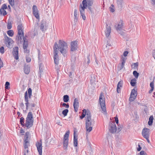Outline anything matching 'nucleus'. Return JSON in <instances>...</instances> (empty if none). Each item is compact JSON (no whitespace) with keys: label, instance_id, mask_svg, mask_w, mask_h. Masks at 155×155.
Listing matches in <instances>:
<instances>
[{"label":"nucleus","instance_id":"nucleus-45","mask_svg":"<svg viewBox=\"0 0 155 155\" xmlns=\"http://www.w3.org/2000/svg\"><path fill=\"white\" fill-rule=\"evenodd\" d=\"M24 155H28V149H24L23 152Z\"/></svg>","mask_w":155,"mask_h":155},{"label":"nucleus","instance_id":"nucleus-27","mask_svg":"<svg viewBox=\"0 0 155 155\" xmlns=\"http://www.w3.org/2000/svg\"><path fill=\"white\" fill-rule=\"evenodd\" d=\"M29 145V141H26V140L24 141V146L25 149H28V146Z\"/></svg>","mask_w":155,"mask_h":155},{"label":"nucleus","instance_id":"nucleus-23","mask_svg":"<svg viewBox=\"0 0 155 155\" xmlns=\"http://www.w3.org/2000/svg\"><path fill=\"white\" fill-rule=\"evenodd\" d=\"M123 82L121 81H119L117 85V91L118 93L120 92V87H122Z\"/></svg>","mask_w":155,"mask_h":155},{"label":"nucleus","instance_id":"nucleus-36","mask_svg":"<svg viewBox=\"0 0 155 155\" xmlns=\"http://www.w3.org/2000/svg\"><path fill=\"white\" fill-rule=\"evenodd\" d=\"M117 3L118 7L121 8L122 7V0H117Z\"/></svg>","mask_w":155,"mask_h":155},{"label":"nucleus","instance_id":"nucleus-12","mask_svg":"<svg viewBox=\"0 0 155 155\" xmlns=\"http://www.w3.org/2000/svg\"><path fill=\"white\" fill-rule=\"evenodd\" d=\"M32 12L33 15L37 19L39 18V15L36 6L34 5L32 7Z\"/></svg>","mask_w":155,"mask_h":155},{"label":"nucleus","instance_id":"nucleus-8","mask_svg":"<svg viewBox=\"0 0 155 155\" xmlns=\"http://www.w3.org/2000/svg\"><path fill=\"white\" fill-rule=\"evenodd\" d=\"M69 131H68L65 134L64 138V148L66 149L68 147V137L69 134Z\"/></svg>","mask_w":155,"mask_h":155},{"label":"nucleus","instance_id":"nucleus-56","mask_svg":"<svg viewBox=\"0 0 155 155\" xmlns=\"http://www.w3.org/2000/svg\"><path fill=\"white\" fill-rule=\"evenodd\" d=\"M90 55H88L87 57V58L88 61H87V64H88L90 63Z\"/></svg>","mask_w":155,"mask_h":155},{"label":"nucleus","instance_id":"nucleus-64","mask_svg":"<svg viewBox=\"0 0 155 155\" xmlns=\"http://www.w3.org/2000/svg\"><path fill=\"white\" fill-rule=\"evenodd\" d=\"M153 4H155V0H151Z\"/></svg>","mask_w":155,"mask_h":155},{"label":"nucleus","instance_id":"nucleus-44","mask_svg":"<svg viewBox=\"0 0 155 155\" xmlns=\"http://www.w3.org/2000/svg\"><path fill=\"white\" fill-rule=\"evenodd\" d=\"M11 6H13L14 5V0H8Z\"/></svg>","mask_w":155,"mask_h":155},{"label":"nucleus","instance_id":"nucleus-19","mask_svg":"<svg viewBox=\"0 0 155 155\" xmlns=\"http://www.w3.org/2000/svg\"><path fill=\"white\" fill-rule=\"evenodd\" d=\"M84 113L85 114V118L86 120H91V115L90 111L88 110H86L85 109L83 110Z\"/></svg>","mask_w":155,"mask_h":155},{"label":"nucleus","instance_id":"nucleus-9","mask_svg":"<svg viewBox=\"0 0 155 155\" xmlns=\"http://www.w3.org/2000/svg\"><path fill=\"white\" fill-rule=\"evenodd\" d=\"M109 131L112 133L116 132L117 127L114 122H111L109 124Z\"/></svg>","mask_w":155,"mask_h":155},{"label":"nucleus","instance_id":"nucleus-47","mask_svg":"<svg viewBox=\"0 0 155 155\" xmlns=\"http://www.w3.org/2000/svg\"><path fill=\"white\" fill-rule=\"evenodd\" d=\"M62 105L63 106L67 108H68L69 107V105L68 104L63 103L62 104Z\"/></svg>","mask_w":155,"mask_h":155},{"label":"nucleus","instance_id":"nucleus-14","mask_svg":"<svg viewBox=\"0 0 155 155\" xmlns=\"http://www.w3.org/2000/svg\"><path fill=\"white\" fill-rule=\"evenodd\" d=\"M18 47H15L13 48V51L12 53L15 58L16 60L18 59Z\"/></svg>","mask_w":155,"mask_h":155},{"label":"nucleus","instance_id":"nucleus-61","mask_svg":"<svg viewBox=\"0 0 155 155\" xmlns=\"http://www.w3.org/2000/svg\"><path fill=\"white\" fill-rule=\"evenodd\" d=\"M153 89H154L151 88V89L149 91V93L150 94L152 92V91H153Z\"/></svg>","mask_w":155,"mask_h":155},{"label":"nucleus","instance_id":"nucleus-41","mask_svg":"<svg viewBox=\"0 0 155 155\" xmlns=\"http://www.w3.org/2000/svg\"><path fill=\"white\" fill-rule=\"evenodd\" d=\"M126 59L125 58H122V63H121V69H122L124 67L125 63V62Z\"/></svg>","mask_w":155,"mask_h":155},{"label":"nucleus","instance_id":"nucleus-51","mask_svg":"<svg viewBox=\"0 0 155 155\" xmlns=\"http://www.w3.org/2000/svg\"><path fill=\"white\" fill-rule=\"evenodd\" d=\"M140 155H147V153L144 151H141L140 153Z\"/></svg>","mask_w":155,"mask_h":155},{"label":"nucleus","instance_id":"nucleus-4","mask_svg":"<svg viewBox=\"0 0 155 155\" xmlns=\"http://www.w3.org/2000/svg\"><path fill=\"white\" fill-rule=\"evenodd\" d=\"M31 96L32 90L31 88H29L28 89V92L26 91L25 93V101L26 102L25 104L26 109H28L29 104L28 97L29 98H31Z\"/></svg>","mask_w":155,"mask_h":155},{"label":"nucleus","instance_id":"nucleus-63","mask_svg":"<svg viewBox=\"0 0 155 155\" xmlns=\"http://www.w3.org/2000/svg\"><path fill=\"white\" fill-rule=\"evenodd\" d=\"M25 132L24 131L23 129H21L20 130V133H23Z\"/></svg>","mask_w":155,"mask_h":155},{"label":"nucleus","instance_id":"nucleus-13","mask_svg":"<svg viewBox=\"0 0 155 155\" xmlns=\"http://www.w3.org/2000/svg\"><path fill=\"white\" fill-rule=\"evenodd\" d=\"M36 145L39 154L41 155L42 154V146L41 141L37 142L36 143Z\"/></svg>","mask_w":155,"mask_h":155},{"label":"nucleus","instance_id":"nucleus-42","mask_svg":"<svg viewBox=\"0 0 155 155\" xmlns=\"http://www.w3.org/2000/svg\"><path fill=\"white\" fill-rule=\"evenodd\" d=\"M5 88L7 89H8L10 88V83L8 82H6L5 84Z\"/></svg>","mask_w":155,"mask_h":155},{"label":"nucleus","instance_id":"nucleus-11","mask_svg":"<svg viewBox=\"0 0 155 155\" xmlns=\"http://www.w3.org/2000/svg\"><path fill=\"white\" fill-rule=\"evenodd\" d=\"M142 134L144 138L149 137L150 129L147 128H144L142 130Z\"/></svg>","mask_w":155,"mask_h":155},{"label":"nucleus","instance_id":"nucleus-38","mask_svg":"<svg viewBox=\"0 0 155 155\" xmlns=\"http://www.w3.org/2000/svg\"><path fill=\"white\" fill-rule=\"evenodd\" d=\"M68 112V109H66L62 111V114L64 116H66Z\"/></svg>","mask_w":155,"mask_h":155},{"label":"nucleus","instance_id":"nucleus-16","mask_svg":"<svg viewBox=\"0 0 155 155\" xmlns=\"http://www.w3.org/2000/svg\"><path fill=\"white\" fill-rule=\"evenodd\" d=\"M71 51H76L78 48L77 41H74L71 42Z\"/></svg>","mask_w":155,"mask_h":155},{"label":"nucleus","instance_id":"nucleus-35","mask_svg":"<svg viewBox=\"0 0 155 155\" xmlns=\"http://www.w3.org/2000/svg\"><path fill=\"white\" fill-rule=\"evenodd\" d=\"M78 13V11L76 9H75L74 11V20H77Z\"/></svg>","mask_w":155,"mask_h":155},{"label":"nucleus","instance_id":"nucleus-22","mask_svg":"<svg viewBox=\"0 0 155 155\" xmlns=\"http://www.w3.org/2000/svg\"><path fill=\"white\" fill-rule=\"evenodd\" d=\"M40 29L43 32H45L46 30V26L45 22H41L40 23Z\"/></svg>","mask_w":155,"mask_h":155},{"label":"nucleus","instance_id":"nucleus-48","mask_svg":"<svg viewBox=\"0 0 155 155\" xmlns=\"http://www.w3.org/2000/svg\"><path fill=\"white\" fill-rule=\"evenodd\" d=\"M26 61L27 62H30L31 61V58L30 57H28V56H27L26 57Z\"/></svg>","mask_w":155,"mask_h":155},{"label":"nucleus","instance_id":"nucleus-6","mask_svg":"<svg viewBox=\"0 0 155 155\" xmlns=\"http://www.w3.org/2000/svg\"><path fill=\"white\" fill-rule=\"evenodd\" d=\"M86 129L87 133H89L92 130V124L91 120H86Z\"/></svg>","mask_w":155,"mask_h":155},{"label":"nucleus","instance_id":"nucleus-3","mask_svg":"<svg viewBox=\"0 0 155 155\" xmlns=\"http://www.w3.org/2000/svg\"><path fill=\"white\" fill-rule=\"evenodd\" d=\"M99 103L102 111V112L105 114L106 112V107L104 98L102 93L100 95L99 98Z\"/></svg>","mask_w":155,"mask_h":155},{"label":"nucleus","instance_id":"nucleus-40","mask_svg":"<svg viewBox=\"0 0 155 155\" xmlns=\"http://www.w3.org/2000/svg\"><path fill=\"white\" fill-rule=\"evenodd\" d=\"M7 28L8 29H10L12 28V23L10 21H8L7 25Z\"/></svg>","mask_w":155,"mask_h":155},{"label":"nucleus","instance_id":"nucleus-46","mask_svg":"<svg viewBox=\"0 0 155 155\" xmlns=\"http://www.w3.org/2000/svg\"><path fill=\"white\" fill-rule=\"evenodd\" d=\"M87 6H88V8L89 10H90V12L91 13V14H94V11L92 10V9L91 7V6L88 5Z\"/></svg>","mask_w":155,"mask_h":155},{"label":"nucleus","instance_id":"nucleus-34","mask_svg":"<svg viewBox=\"0 0 155 155\" xmlns=\"http://www.w3.org/2000/svg\"><path fill=\"white\" fill-rule=\"evenodd\" d=\"M24 42H23V48L24 49H25L27 48L28 43L27 41H26L25 38H24Z\"/></svg>","mask_w":155,"mask_h":155},{"label":"nucleus","instance_id":"nucleus-7","mask_svg":"<svg viewBox=\"0 0 155 155\" xmlns=\"http://www.w3.org/2000/svg\"><path fill=\"white\" fill-rule=\"evenodd\" d=\"M23 26L22 25L20 24L18 25L17 27L18 34L19 36H17L18 38V40L21 39V38L24 37V33L23 32Z\"/></svg>","mask_w":155,"mask_h":155},{"label":"nucleus","instance_id":"nucleus-24","mask_svg":"<svg viewBox=\"0 0 155 155\" xmlns=\"http://www.w3.org/2000/svg\"><path fill=\"white\" fill-rule=\"evenodd\" d=\"M74 147H77L78 145V138L75 135L74 133Z\"/></svg>","mask_w":155,"mask_h":155},{"label":"nucleus","instance_id":"nucleus-43","mask_svg":"<svg viewBox=\"0 0 155 155\" xmlns=\"http://www.w3.org/2000/svg\"><path fill=\"white\" fill-rule=\"evenodd\" d=\"M114 6L113 5H111L110 7V11L111 12H114Z\"/></svg>","mask_w":155,"mask_h":155},{"label":"nucleus","instance_id":"nucleus-49","mask_svg":"<svg viewBox=\"0 0 155 155\" xmlns=\"http://www.w3.org/2000/svg\"><path fill=\"white\" fill-rule=\"evenodd\" d=\"M7 8V6L5 4H3L2 6V7L1 9H6Z\"/></svg>","mask_w":155,"mask_h":155},{"label":"nucleus","instance_id":"nucleus-10","mask_svg":"<svg viewBox=\"0 0 155 155\" xmlns=\"http://www.w3.org/2000/svg\"><path fill=\"white\" fill-rule=\"evenodd\" d=\"M137 95V91L134 89L132 90L130 95L129 101H134L136 98Z\"/></svg>","mask_w":155,"mask_h":155},{"label":"nucleus","instance_id":"nucleus-55","mask_svg":"<svg viewBox=\"0 0 155 155\" xmlns=\"http://www.w3.org/2000/svg\"><path fill=\"white\" fill-rule=\"evenodd\" d=\"M141 147H140V145L139 144H138V147L137 148V150L138 151H140L141 150Z\"/></svg>","mask_w":155,"mask_h":155},{"label":"nucleus","instance_id":"nucleus-62","mask_svg":"<svg viewBox=\"0 0 155 155\" xmlns=\"http://www.w3.org/2000/svg\"><path fill=\"white\" fill-rule=\"evenodd\" d=\"M111 46V44L107 43L106 46V47H107L108 46Z\"/></svg>","mask_w":155,"mask_h":155},{"label":"nucleus","instance_id":"nucleus-15","mask_svg":"<svg viewBox=\"0 0 155 155\" xmlns=\"http://www.w3.org/2000/svg\"><path fill=\"white\" fill-rule=\"evenodd\" d=\"M18 47H15L13 48V51L12 53L15 58L16 60L18 59Z\"/></svg>","mask_w":155,"mask_h":155},{"label":"nucleus","instance_id":"nucleus-31","mask_svg":"<svg viewBox=\"0 0 155 155\" xmlns=\"http://www.w3.org/2000/svg\"><path fill=\"white\" fill-rule=\"evenodd\" d=\"M136 83V80L134 78L131 80L130 81V84L132 86H134Z\"/></svg>","mask_w":155,"mask_h":155},{"label":"nucleus","instance_id":"nucleus-54","mask_svg":"<svg viewBox=\"0 0 155 155\" xmlns=\"http://www.w3.org/2000/svg\"><path fill=\"white\" fill-rule=\"evenodd\" d=\"M150 86L151 88L154 89V83L153 82L150 83Z\"/></svg>","mask_w":155,"mask_h":155},{"label":"nucleus","instance_id":"nucleus-30","mask_svg":"<svg viewBox=\"0 0 155 155\" xmlns=\"http://www.w3.org/2000/svg\"><path fill=\"white\" fill-rule=\"evenodd\" d=\"M20 123L22 127H24V118L23 117H21L20 119Z\"/></svg>","mask_w":155,"mask_h":155},{"label":"nucleus","instance_id":"nucleus-25","mask_svg":"<svg viewBox=\"0 0 155 155\" xmlns=\"http://www.w3.org/2000/svg\"><path fill=\"white\" fill-rule=\"evenodd\" d=\"M30 71V69L29 67L28 66H25L24 68V72L26 74H29Z\"/></svg>","mask_w":155,"mask_h":155},{"label":"nucleus","instance_id":"nucleus-39","mask_svg":"<svg viewBox=\"0 0 155 155\" xmlns=\"http://www.w3.org/2000/svg\"><path fill=\"white\" fill-rule=\"evenodd\" d=\"M133 74L136 78H137L139 76V74L136 71H134L133 72Z\"/></svg>","mask_w":155,"mask_h":155},{"label":"nucleus","instance_id":"nucleus-26","mask_svg":"<svg viewBox=\"0 0 155 155\" xmlns=\"http://www.w3.org/2000/svg\"><path fill=\"white\" fill-rule=\"evenodd\" d=\"M96 81V78L94 75H92L91 76L90 80V82L91 84H93Z\"/></svg>","mask_w":155,"mask_h":155},{"label":"nucleus","instance_id":"nucleus-21","mask_svg":"<svg viewBox=\"0 0 155 155\" xmlns=\"http://www.w3.org/2000/svg\"><path fill=\"white\" fill-rule=\"evenodd\" d=\"M7 38L8 39L7 42L8 44H7V45L8 47L9 48H11L12 47V44L13 43V41L12 39L10 38H9L8 37Z\"/></svg>","mask_w":155,"mask_h":155},{"label":"nucleus","instance_id":"nucleus-59","mask_svg":"<svg viewBox=\"0 0 155 155\" xmlns=\"http://www.w3.org/2000/svg\"><path fill=\"white\" fill-rule=\"evenodd\" d=\"M20 106L21 107L23 108L24 107V105L23 103H21L20 104Z\"/></svg>","mask_w":155,"mask_h":155},{"label":"nucleus","instance_id":"nucleus-1","mask_svg":"<svg viewBox=\"0 0 155 155\" xmlns=\"http://www.w3.org/2000/svg\"><path fill=\"white\" fill-rule=\"evenodd\" d=\"M54 59L56 64L59 63L58 50L64 56H66V53L68 51V47L67 43L61 40L59 41V46L56 42L55 43L53 47Z\"/></svg>","mask_w":155,"mask_h":155},{"label":"nucleus","instance_id":"nucleus-2","mask_svg":"<svg viewBox=\"0 0 155 155\" xmlns=\"http://www.w3.org/2000/svg\"><path fill=\"white\" fill-rule=\"evenodd\" d=\"M33 116L31 112H29L26 119L25 123V124L24 127L27 129L30 128L32 126L33 123Z\"/></svg>","mask_w":155,"mask_h":155},{"label":"nucleus","instance_id":"nucleus-37","mask_svg":"<svg viewBox=\"0 0 155 155\" xmlns=\"http://www.w3.org/2000/svg\"><path fill=\"white\" fill-rule=\"evenodd\" d=\"M0 12L1 14L3 16H5L7 14V12L5 9H0Z\"/></svg>","mask_w":155,"mask_h":155},{"label":"nucleus","instance_id":"nucleus-52","mask_svg":"<svg viewBox=\"0 0 155 155\" xmlns=\"http://www.w3.org/2000/svg\"><path fill=\"white\" fill-rule=\"evenodd\" d=\"M138 64L137 62L134 63L133 64V67L135 68L136 67H137L138 66Z\"/></svg>","mask_w":155,"mask_h":155},{"label":"nucleus","instance_id":"nucleus-18","mask_svg":"<svg viewBox=\"0 0 155 155\" xmlns=\"http://www.w3.org/2000/svg\"><path fill=\"white\" fill-rule=\"evenodd\" d=\"M111 31V29L110 26L107 25L106 26V29L105 30V34L106 37L108 38L110 35Z\"/></svg>","mask_w":155,"mask_h":155},{"label":"nucleus","instance_id":"nucleus-58","mask_svg":"<svg viewBox=\"0 0 155 155\" xmlns=\"http://www.w3.org/2000/svg\"><path fill=\"white\" fill-rule=\"evenodd\" d=\"M115 121L117 123V124H118V118L116 117H115Z\"/></svg>","mask_w":155,"mask_h":155},{"label":"nucleus","instance_id":"nucleus-57","mask_svg":"<svg viewBox=\"0 0 155 155\" xmlns=\"http://www.w3.org/2000/svg\"><path fill=\"white\" fill-rule=\"evenodd\" d=\"M128 52L127 51H125L124 53V55L125 56H127V54H128Z\"/></svg>","mask_w":155,"mask_h":155},{"label":"nucleus","instance_id":"nucleus-17","mask_svg":"<svg viewBox=\"0 0 155 155\" xmlns=\"http://www.w3.org/2000/svg\"><path fill=\"white\" fill-rule=\"evenodd\" d=\"M73 106L74 111L76 112H77L79 107V101L78 100L77 98H76L74 99Z\"/></svg>","mask_w":155,"mask_h":155},{"label":"nucleus","instance_id":"nucleus-33","mask_svg":"<svg viewBox=\"0 0 155 155\" xmlns=\"http://www.w3.org/2000/svg\"><path fill=\"white\" fill-rule=\"evenodd\" d=\"M69 96L67 95H65L63 96V100L64 102H67L69 101Z\"/></svg>","mask_w":155,"mask_h":155},{"label":"nucleus","instance_id":"nucleus-60","mask_svg":"<svg viewBox=\"0 0 155 155\" xmlns=\"http://www.w3.org/2000/svg\"><path fill=\"white\" fill-rule=\"evenodd\" d=\"M149 137H148L145 138L146 139V140H147V142H148V143H150V140H149Z\"/></svg>","mask_w":155,"mask_h":155},{"label":"nucleus","instance_id":"nucleus-5","mask_svg":"<svg viewBox=\"0 0 155 155\" xmlns=\"http://www.w3.org/2000/svg\"><path fill=\"white\" fill-rule=\"evenodd\" d=\"M85 0H83L82 4L83 6L81 5V7L80 8V11L81 16L82 17L83 19L84 20L85 19L86 17L84 15V9L87 8V5L85 4Z\"/></svg>","mask_w":155,"mask_h":155},{"label":"nucleus","instance_id":"nucleus-20","mask_svg":"<svg viewBox=\"0 0 155 155\" xmlns=\"http://www.w3.org/2000/svg\"><path fill=\"white\" fill-rule=\"evenodd\" d=\"M123 27V21H120L117 26L116 27V29L118 32L120 33L121 31L122 30Z\"/></svg>","mask_w":155,"mask_h":155},{"label":"nucleus","instance_id":"nucleus-28","mask_svg":"<svg viewBox=\"0 0 155 155\" xmlns=\"http://www.w3.org/2000/svg\"><path fill=\"white\" fill-rule=\"evenodd\" d=\"M153 119V116H150L149 118V121L148 122V124L149 126H151L152 125Z\"/></svg>","mask_w":155,"mask_h":155},{"label":"nucleus","instance_id":"nucleus-53","mask_svg":"<svg viewBox=\"0 0 155 155\" xmlns=\"http://www.w3.org/2000/svg\"><path fill=\"white\" fill-rule=\"evenodd\" d=\"M85 116V114L84 113V112L83 111V113L82 114V115L80 116V118L81 119H83V118H84Z\"/></svg>","mask_w":155,"mask_h":155},{"label":"nucleus","instance_id":"nucleus-50","mask_svg":"<svg viewBox=\"0 0 155 155\" xmlns=\"http://www.w3.org/2000/svg\"><path fill=\"white\" fill-rule=\"evenodd\" d=\"M0 52L2 54L4 53V48L3 47H2L1 48H0Z\"/></svg>","mask_w":155,"mask_h":155},{"label":"nucleus","instance_id":"nucleus-32","mask_svg":"<svg viewBox=\"0 0 155 155\" xmlns=\"http://www.w3.org/2000/svg\"><path fill=\"white\" fill-rule=\"evenodd\" d=\"M7 34L9 36L12 37L14 35L13 31L12 30H9L7 31Z\"/></svg>","mask_w":155,"mask_h":155},{"label":"nucleus","instance_id":"nucleus-29","mask_svg":"<svg viewBox=\"0 0 155 155\" xmlns=\"http://www.w3.org/2000/svg\"><path fill=\"white\" fill-rule=\"evenodd\" d=\"M30 133L29 132H27L25 133V134L24 137V141L26 140V141H28V138L30 136Z\"/></svg>","mask_w":155,"mask_h":155}]
</instances>
